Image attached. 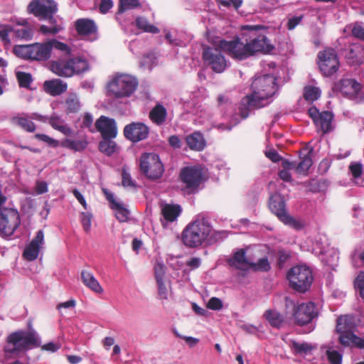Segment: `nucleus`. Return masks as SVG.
<instances>
[{
    "instance_id": "obj_1",
    "label": "nucleus",
    "mask_w": 364,
    "mask_h": 364,
    "mask_svg": "<svg viewBox=\"0 0 364 364\" xmlns=\"http://www.w3.org/2000/svg\"><path fill=\"white\" fill-rule=\"evenodd\" d=\"M223 232H213L212 226L205 218H197L183 229L181 240L185 246L196 248L223 240Z\"/></svg>"
},
{
    "instance_id": "obj_2",
    "label": "nucleus",
    "mask_w": 364,
    "mask_h": 364,
    "mask_svg": "<svg viewBox=\"0 0 364 364\" xmlns=\"http://www.w3.org/2000/svg\"><path fill=\"white\" fill-rule=\"evenodd\" d=\"M27 11L40 21H48V25H42L39 28L41 34L54 36L63 30L62 19L55 16L58 6L54 0H32L28 5Z\"/></svg>"
},
{
    "instance_id": "obj_3",
    "label": "nucleus",
    "mask_w": 364,
    "mask_h": 364,
    "mask_svg": "<svg viewBox=\"0 0 364 364\" xmlns=\"http://www.w3.org/2000/svg\"><path fill=\"white\" fill-rule=\"evenodd\" d=\"M41 345V341L38 333L30 327L10 333L6 339L4 351L6 355H18L38 348Z\"/></svg>"
},
{
    "instance_id": "obj_4",
    "label": "nucleus",
    "mask_w": 364,
    "mask_h": 364,
    "mask_svg": "<svg viewBox=\"0 0 364 364\" xmlns=\"http://www.w3.org/2000/svg\"><path fill=\"white\" fill-rule=\"evenodd\" d=\"M264 28V26L261 25H246L242 27L243 31H247L245 38L250 57L257 53H269L274 49V46L270 43L266 36L257 33L259 30Z\"/></svg>"
},
{
    "instance_id": "obj_5",
    "label": "nucleus",
    "mask_w": 364,
    "mask_h": 364,
    "mask_svg": "<svg viewBox=\"0 0 364 364\" xmlns=\"http://www.w3.org/2000/svg\"><path fill=\"white\" fill-rule=\"evenodd\" d=\"M139 81L129 74H117L107 84V91L114 98L129 97L136 90Z\"/></svg>"
},
{
    "instance_id": "obj_6",
    "label": "nucleus",
    "mask_w": 364,
    "mask_h": 364,
    "mask_svg": "<svg viewBox=\"0 0 364 364\" xmlns=\"http://www.w3.org/2000/svg\"><path fill=\"white\" fill-rule=\"evenodd\" d=\"M285 307L287 314L288 313L289 309H291L294 323L299 326L309 323L318 315L316 304L311 301L296 305L294 300L286 296Z\"/></svg>"
},
{
    "instance_id": "obj_7",
    "label": "nucleus",
    "mask_w": 364,
    "mask_h": 364,
    "mask_svg": "<svg viewBox=\"0 0 364 364\" xmlns=\"http://www.w3.org/2000/svg\"><path fill=\"white\" fill-rule=\"evenodd\" d=\"M14 53L23 59L46 61L51 57L52 45L48 42L35 43L29 45H16Z\"/></svg>"
},
{
    "instance_id": "obj_8",
    "label": "nucleus",
    "mask_w": 364,
    "mask_h": 364,
    "mask_svg": "<svg viewBox=\"0 0 364 364\" xmlns=\"http://www.w3.org/2000/svg\"><path fill=\"white\" fill-rule=\"evenodd\" d=\"M277 79L272 75L255 76L250 87L252 94L264 102L273 97L278 90Z\"/></svg>"
},
{
    "instance_id": "obj_9",
    "label": "nucleus",
    "mask_w": 364,
    "mask_h": 364,
    "mask_svg": "<svg viewBox=\"0 0 364 364\" xmlns=\"http://www.w3.org/2000/svg\"><path fill=\"white\" fill-rule=\"evenodd\" d=\"M287 279L290 287L299 291L304 293L311 287L313 282L312 272L309 267L298 265L291 267L287 273Z\"/></svg>"
},
{
    "instance_id": "obj_10",
    "label": "nucleus",
    "mask_w": 364,
    "mask_h": 364,
    "mask_svg": "<svg viewBox=\"0 0 364 364\" xmlns=\"http://www.w3.org/2000/svg\"><path fill=\"white\" fill-rule=\"evenodd\" d=\"M246 36V33H242V38L237 36L230 41L220 40L218 47L233 59L237 60H245L250 58Z\"/></svg>"
},
{
    "instance_id": "obj_11",
    "label": "nucleus",
    "mask_w": 364,
    "mask_h": 364,
    "mask_svg": "<svg viewBox=\"0 0 364 364\" xmlns=\"http://www.w3.org/2000/svg\"><path fill=\"white\" fill-rule=\"evenodd\" d=\"M139 168L144 176L153 181L160 178L164 172V164L159 155L153 152L141 154Z\"/></svg>"
},
{
    "instance_id": "obj_12",
    "label": "nucleus",
    "mask_w": 364,
    "mask_h": 364,
    "mask_svg": "<svg viewBox=\"0 0 364 364\" xmlns=\"http://www.w3.org/2000/svg\"><path fill=\"white\" fill-rule=\"evenodd\" d=\"M317 64L319 70L325 77H331L339 69L340 63L335 49L326 48L318 53Z\"/></svg>"
},
{
    "instance_id": "obj_13",
    "label": "nucleus",
    "mask_w": 364,
    "mask_h": 364,
    "mask_svg": "<svg viewBox=\"0 0 364 364\" xmlns=\"http://www.w3.org/2000/svg\"><path fill=\"white\" fill-rule=\"evenodd\" d=\"M180 180L188 193H194L204 180L203 168L198 166H186L181 170Z\"/></svg>"
},
{
    "instance_id": "obj_14",
    "label": "nucleus",
    "mask_w": 364,
    "mask_h": 364,
    "mask_svg": "<svg viewBox=\"0 0 364 364\" xmlns=\"http://www.w3.org/2000/svg\"><path fill=\"white\" fill-rule=\"evenodd\" d=\"M20 225V216L17 210L0 208V234L9 237L14 234Z\"/></svg>"
},
{
    "instance_id": "obj_15",
    "label": "nucleus",
    "mask_w": 364,
    "mask_h": 364,
    "mask_svg": "<svg viewBox=\"0 0 364 364\" xmlns=\"http://www.w3.org/2000/svg\"><path fill=\"white\" fill-rule=\"evenodd\" d=\"M221 50L220 48L207 46L202 53L204 63L217 73H223L227 67V61Z\"/></svg>"
},
{
    "instance_id": "obj_16",
    "label": "nucleus",
    "mask_w": 364,
    "mask_h": 364,
    "mask_svg": "<svg viewBox=\"0 0 364 364\" xmlns=\"http://www.w3.org/2000/svg\"><path fill=\"white\" fill-rule=\"evenodd\" d=\"M149 132V127L140 122L127 124L123 130L124 137L134 143L147 139Z\"/></svg>"
},
{
    "instance_id": "obj_17",
    "label": "nucleus",
    "mask_w": 364,
    "mask_h": 364,
    "mask_svg": "<svg viewBox=\"0 0 364 364\" xmlns=\"http://www.w3.org/2000/svg\"><path fill=\"white\" fill-rule=\"evenodd\" d=\"M75 28L77 34L85 39L93 41L98 38L97 26L92 19H77L75 21Z\"/></svg>"
},
{
    "instance_id": "obj_18",
    "label": "nucleus",
    "mask_w": 364,
    "mask_h": 364,
    "mask_svg": "<svg viewBox=\"0 0 364 364\" xmlns=\"http://www.w3.org/2000/svg\"><path fill=\"white\" fill-rule=\"evenodd\" d=\"M267 105H269V102H264L252 93L247 95L242 98L239 104V114L242 119H246L251 112L264 107Z\"/></svg>"
},
{
    "instance_id": "obj_19",
    "label": "nucleus",
    "mask_w": 364,
    "mask_h": 364,
    "mask_svg": "<svg viewBox=\"0 0 364 364\" xmlns=\"http://www.w3.org/2000/svg\"><path fill=\"white\" fill-rule=\"evenodd\" d=\"M95 129L100 132L104 139H112L117 134V127L115 120L112 118L102 115L95 122Z\"/></svg>"
},
{
    "instance_id": "obj_20",
    "label": "nucleus",
    "mask_w": 364,
    "mask_h": 364,
    "mask_svg": "<svg viewBox=\"0 0 364 364\" xmlns=\"http://www.w3.org/2000/svg\"><path fill=\"white\" fill-rule=\"evenodd\" d=\"M341 55L350 65H358L364 60V49L359 43H351L346 46L341 50Z\"/></svg>"
},
{
    "instance_id": "obj_21",
    "label": "nucleus",
    "mask_w": 364,
    "mask_h": 364,
    "mask_svg": "<svg viewBox=\"0 0 364 364\" xmlns=\"http://www.w3.org/2000/svg\"><path fill=\"white\" fill-rule=\"evenodd\" d=\"M161 223L164 228L177 220L182 213V208L178 204L161 203Z\"/></svg>"
},
{
    "instance_id": "obj_22",
    "label": "nucleus",
    "mask_w": 364,
    "mask_h": 364,
    "mask_svg": "<svg viewBox=\"0 0 364 364\" xmlns=\"http://www.w3.org/2000/svg\"><path fill=\"white\" fill-rule=\"evenodd\" d=\"M43 231L41 230H38L35 237L23 251V255L26 259L28 261H33L38 257L40 248L43 242Z\"/></svg>"
},
{
    "instance_id": "obj_23",
    "label": "nucleus",
    "mask_w": 364,
    "mask_h": 364,
    "mask_svg": "<svg viewBox=\"0 0 364 364\" xmlns=\"http://www.w3.org/2000/svg\"><path fill=\"white\" fill-rule=\"evenodd\" d=\"M227 262L230 267L241 271H247L251 267V262L246 256L245 250L242 248L234 251L232 256Z\"/></svg>"
},
{
    "instance_id": "obj_24",
    "label": "nucleus",
    "mask_w": 364,
    "mask_h": 364,
    "mask_svg": "<svg viewBox=\"0 0 364 364\" xmlns=\"http://www.w3.org/2000/svg\"><path fill=\"white\" fill-rule=\"evenodd\" d=\"M335 87L344 96L352 97L360 91L361 86L355 80L351 78L341 79Z\"/></svg>"
},
{
    "instance_id": "obj_25",
    "label": "nucleus",
    "mask_w": 364,
    "mask_h": 364,
    "mask_svg": "<svg viewBox=\"0 0 364 364\" xmlns=\"http://www.w3.org/2000/svg\"><path fill=\"white\" fill-rule=\"evenodd\" d=\"M269 207L270 210L281 220L287 214L286 208V200L284 196L275 193L269 198Z\"/></svg>"
},
{
    "instance_id": "obj_26",
    "label": "nucleus",
    "mask_w": 364,
    "mask_h": 364,
    "mask_svg": "<svg viewBox=\"0 0 364 364\" xmlns=\"http://www.w3.org/2000/svg\"><path fill=\"white\" fill-rule=\"evenodd\" d=\"M338 334V342L343 347L355 346L360 349H364V336L360 337L353 332H348Z\"/></svg>"
},
{
    "instance_id": "obj_27",
    "label": "nucleus",
    "mask_w": 364,
    "mask_h": 364,
    "mask_svg": "<svg viewBox=\"0 0 364 364\" xmlns=\"http://www.w3.org/2000/svg\"><path fill=\"white\" fill-rule=\"evenodd\" d=\"M11 122L13 124L19 127L23 130L29 133H33L36 129V126L28 113L22 112L18 114L11 119Z\"/></svg>"
},
{
    "instance_id": "obj_28",
    "label": "nucleus",
    "mask_w": 364,
    "mask_h": 364,
    "mask_svg": "<svg viewBox=\"0 0 364 364\" xmlns=\"http://www.w3.org/2000/svg\"><path fill=\"white\" fill-rule=\"evenodd\" d=\"M149 117L154 124L161 126L166 121L167 110L163 105L158 103L149 112Z\"/></svg>"
},
{
    "instance_id": "obj_29",
    "label": "nucleus",
    "mask_w": 364,
    "mask_h": 364,
    "mask_svg": "<svg viewBox=\"0 0 364 364\" xmlns=\"http://www.w3.org/2000/svg\"><path fill=\"white\" fill-rule=\"evenodd\" d=\"M355 328V323L353 316L344 315L338 318L336 329L337 333L353 332Z\"/></svg>"
},
{
    "instance_id": "obj_30",
    "label": "nucleus",
    "mask_w": 364,
    "mask_h": 364,
    "mask_svg": "<svg viewBox=\"0 0 364 364\" xmlns=\"http://www.w3.org/2000/svg\"><path fill=\"white\" fill-rule=\"evenodd\" d=\"M333 114L329 111H324L321 112L320 117L314 122L318 129H319L322 133L327 134L332 129V120Z\"/></svg>"
},
{
    "instance_id": "obj_31",
    "label": "nucleus",
    "mask_w": 364,
    "mask_h": 364,
    "mask_svg": "<svg viewBox=\"0 0 364 364\" xmlns=\"http://www.w3.org/2000/svg\"><path fill=\"white\" fill-rule=\"evenodd\" d=\"M53 71L61 77H71L73 75L71 65L69 60L59 59L52 63Z\"/></svg>"
},
{
    "instance_id": "obj_32",
    "label": "nucleus",
    "mask_w": 364,
    "mask_h": 364,
    "mask_svg": "<svg viewBox=\"0 0 364 364\" xmlns=\"http://www.w3.org/2000/svg\"><path fill=\"white\" fill-rule=\"evenodd\" d=\"M186 142L191 150L202 151L205 146V141L203 134L195 132L186 137Z\"/></svg>"
},
{
    "instance_id": "obj_33",
    "label": "nucleus",
    "mask_w": 364,
    "mask_h": 364,
    "mask_svg": "<svg viewBox=\"0 0 364 364\" xmlns=\"http://www.w3.org/2000/svg\"><path fill=\"white\" fill-rule=\"evenodd\" d=\"M263 316L272 327L277 329L281 328L285 323L284 316L274 309H268L265 311Z\"/></svg>"
},
{
    "instance_id": "obj_34",
    "label": "nucleus",
    "mask_w": 364,
    "mask_h": 364,
    "mask_svg": "<svg viewBox=\"0 0 364 364\" xmlns=\"http://www.w3.org/2000/svg\"><path fill=\"white\" fill-rule=\"evenodd\" d=\"M65 112L67 114L78 112L81 109V102L76 93H69L64 101Z\"/></svg>"
},
{
    "instance_id": "obj_35",
    "label": "nucleus",
    "mask_w": 364,
    "mask_h": 364,
    "mask_svg": "<svg viewBox=\"0 0 364 364\" xmlns=\"http://www.w3.org/2000/svg\"><path fill=\"white\" fill-rule=\"evenodd\" d=\"M81 279L83 284L94 292L100 294L103 291L102 287L91 272L82 270Z\"/></svg>"
},
{
    "instance_id": "obj_36",
    "label": "nucleus",
    "mask_w": 364,
    "mask_h": 364,
    "mask_svg": "<svg viewBox=\"0 0 364 364\" xmlns=\"http://www.w3.org/2000/svg\"><path fill=\"white\" fill-rule=\"evenodd\" d=\"M47 92L53 96L60 95L67 90V84L60 80H49L44 82Z\"/></svg>"
},
{
    "instance_id": "obj_37",
    "label": "nucleus",
    "mask_w": 364,
    "mask_h": 364,
    "mask_svg": "<svg viewBox=\"0 0 364 364\" xmlns=\"http://www.w3.org/2000/svg\"><path fill=\"white\" fill-rule=\"evenodd\" d=\"M87 145L88 141L86 139L73 140L65 139L61 141V146L75 152H81L84 151L87 148Z\"/></svg>"
},
{
    "instance_id": "obj_38",
    "label": "nucleus",
    "mask_w": 364,
    "mask_h": 364,
    "mask_svg": "<svg viewBox=\"0 0 364 364\" xmlns=\"http://www.w3.org/2000/svg\"><path fill=\"white\" fill-rule=\"evenodd\" d=\"M311 150L309 151L304 156H300V161H296V172L299 173H306L312 166Z\"/></svg>"
},
{
    "instance_id": "obj_39",
    "label": "nucleus",
    "mask_w": 364,
    "mask_h": 364,
    "mask_svg": "<svg viewBox=\"0 0 364 364\" xmlns=\"http://www.w3.org/2000/svg\"><path fill=\"white\" fill-rule=\"evenodd\" d=\"M12 33L19 40L29 41L32 39L33 36L32 26L13 27Z\"/></svg>"
},
{
    "instance_id": "obj_40",
    "label": "nucleus",
    "mask_w": 364,
    "mask_h": 364,
    "mask_svg": "<svg viewBox=\"0 0 364 364\" xmlns=\"http://www.w3.org/2000/svg\"><path fill=\"white\" fill-rule=\"evenodd\" d=\"M70 64L73 70V74L82 73L88 70V63L82 58H73L70 59Z\"/></svg>"
},
{
    "instance_id": "obj_41",
    "label": "nucleus",
    "mask_w": 364,
    "mask_h": 364,
    "mask_svg": "<svg viewBox=\"0 0 364 364\" xmlns=\"http://www.w3.org/2000/svg\"><path fill=\"white\" fill-rule=\"evenodd\" d=\"M290 347L294 354H308L313 350V346L306 342L299 343L295 341L290 342Z\"/></svg>"
},
{
    "instance_id": "obj_42",
    "label": "nucleus",
    "mask_w": 364,
    "mask_h": 364,
    "mask_svg": "<svg viewBox=\"0 0 364 364\" xmlns=\"http://www.w3.org/2000/svg\"><path fill=\"white\" fill-rule=\"evenodd\" d=\"M117 145L115 141L111 139H104L99 144V150L107 156H112L116 152Z\"/></svg>"
},
{
    "instance_id": "obj_43",
    "label": "nucleus",
    "mask_w": 364,
    "mask_h": 364,
    "mask_svg": "<svg viewBox=\"0 0 364 364\" xmlns=\"http://www.w3.org/2000/svg\"><path fill=\"white\" fill-rule=\"evenodd\" d=\"M280 221L296 230H300L305 227V223L303 220L295 218L288 213L281 218Z\"/></svg>"
},
{
    "instance_id": "obj_44",
    "label": "nucleus",
    "mask_w": 364,
    "mask_h": 364,
    "mask_svg": "<svg viewBox=\"0 0 364 364\" xmlns=\"http://www.w3.org/2000/svg\"><path fill=\"white\" fill-rule=\"evenodd\" d=\"M321 94V90L315 86L308 85L304 89V97L308 102L317 100Z\"/></svg>"
},
{
    "instance_id": "obj_45",
    "label": "nucleus",
    "mask_w": 364,
    "mask_h": 364,
    "mask_svg": "<svg viewBox=\"0 0 364 364\" xmlns=\"http://www.w3.org/2000/svg\"><path fill=\"white\" fill-rule=\"evenodd\" d=\"M136 25L138 28L143 30L145 32L151 33H159V29L151 24H149L147 19L144 17H137L136 18Z\"/></svg>"
},
{
    "instance_id": "obj_46",
    "label": "nucleus",
    "mask_w": 364,
    "mask_h": 364,
    "mask_svg": "<svg viewBox=\"0 0 364 364\" xmlns=\"http://www.w3.org/2000/svg\"><path fill=\"white\" fill-rule=\"evenodd\" d=\"M255 271L268 272L271 269L267 257L260 258L257 262H251V267Z\"/></svg>"
},
{
    "instance_id": "obj_47",
    "label": "nucleus",
    "mask_w": 364,
    "mask_h": 364,
    "mask_svg": "<svg viewBox=\"0 0 364 364\" xmlns=\"http://www.w3.org/2000/svg\"><path fill=\"white\" fill-rule=\"evenodd\" d=\"M122 184L124 187L130 188H136L137 186L130 173L124 167L122 169Z\"/></svg>"
},
{
    "instance_id": "obj_48",
    "label": "nucleus",
    "mask_w": 364,
    "mask_h": 364,
    "mask_svg": "<svg viewBox=\"0 0 364 364\" xmlns=\"http://www.w3.org/2000/svg\"><path fill=\"white\" fill-rule=\"evenodd\" d=\"M112 209L115 210V216L119 222H125L127 220L129 212L127 208L123 207L122 204H116Z\"/></svg>"
},
{
    "instance_id": "obj_49",
    "label": "nucleus",
    "mask_w": 364,
    "mask_h": 364,
    "mask_svg": "<svg viewBox=\"0 0 364 364\" xmlns=\"http://www.w3.org/2000/svg\"><path fill=\"white\" fill-rule=\"evenodd\" d=\"M140 6L139 0H119L118 13L122 14L126 10L132 9Z\"/></svg>"
},
{
    "instance_id": "obj_50",
    "label": "nucleus",
    "mask_w": 364,
    "mask_h": 364,
    "mask_svg": "<svg viewBox=\"0 0 364 364\" xmlns=\"http://www.w3.org/2000/svg\"><path fill=\"white\" fill-rule=\"evenodd\" d=\"M352 36L359 40L364 41V23L356 21L352 24Z\"/></svg>"
},
{
    "instance_id": "obj_51",
    "label": "nucleus",
    "mask_w": 364,
    "mask_h": 364,
    "mask_svg": "<svg viewBox=\"0 0 364 364\" xmlns=\"http://www.w3.org/2000/svg\"><path fill=\"white\" fill-rule=\"evenodd\" d=\"M16 77L21 87L28 88L32 82L31 75L28 73L18 72L16 73Z\"/></svg>"
},
{
    "instance_id": "obj_52",
    "label": "nucleus",
    "mask_w": 364,
    "mask_h": 364,
    "mask_svg": "<svg viewBox=\"0 0 364 364\" xmlns=\"http://www.w3.org/2000/svg\"><path fill=\"white\" fill-rule=\"evenodd\" d=\"M13 27L10 25H0V39L4 45H10L11 41L9 38V33L12 32Z\"/></svg>"
},
{
    "instance_id": "obj_53",
    "label": "nucleus",
    "mask_w": 364,
    "mask_h": 364,
    "mask_svg": "<svg viewBox=\"0 0 364 364\" xmlns=\"http://www.w3.org/2000/svg\"><path fill=\"white\" fill-rule=\"evenodd\" d=\"M326 355L331 364H341L342 354L331 348L326 350Z\"/></svg>"
},
{
    "instance_id": "obj_54",
    "label": "nucleus",
    "mask_w": 364,
    "mask_h": 364,
    "mask_svg": "<svg viewBox=\"0 0 364 364\" xmlns=\"http://www.w3.org/2000/svg\"><path fill=\"white\" fill-rule=\"evenodd\" d=\"M49 43L52 45V50L55 48L62 51L65 55H69L71 52L70 48L65 43L58 41L55 39L50 40Z\"/></svg>"
},
{
    "instance_id": "obj_55",
    "label": "nucleus",
    "mask_w": 364,
    "mask_h": 364,
    "mask_svg": "<svg viewBox=\"0 0 364 364\" xmlns=\"http://www.w3.org/2000/svg\"><path fill=\"white\" fill-rule=\"evenodd\" d=\"M349 168L355 182L359 183L358 180L361 178L363 173L362 164L360 163H354L350 164Z\"/></svg>"
},
{
    "instance_id": "obj_56",
    "label": "nucleus",
    "mask_w": 364,
    "mask_h": 364,
    "mask_svg": "<svg viewBox=\"0 0 364 364\" xmlns=\"http://www.w3.org/2000/svg\"><path fill=\"white\" fill-rule=\"evenodd\" d=\"M82 117L81 128H87L91 132H94L95 128L92 127L93 117L92 114L89 112H85Z\"/></svg>"
},
{
    "instance_id": "obj_57",
    "label": "nucleus",
    "mask_w": 364,
    "mask_h": 364,
    "mask_svg": "<svg viewBox=\"0 0 364 364\" xmlns=\"http://www.w3.org/2000/svg\"><path fill=\"white\" fill-rule=\"evenodd\" d=\"M34 136L36 139L46 143L51 147L55 148L59 145V141L58 140L54 139L45 134H36Z\"/></svg>"
},
{
    "instance_id": "obj_58",
    "label": "nucleus",
    "mask_w": 364,
    "mask_h": 364,
    "mask_svg": "<svg viewBox=\"0 0 364 364\" xmlns=\"http://www.w3.org/2000/svg\"><path fill=\"white\" fill-rule=\"evenodd\" d=\"M277 265L279 268H283L285 264L289 261L291 255L284 250H280L277 252Z\"/></svg>"
},
{
    "instance_id": "obj_59",
    "label": "nucleus",
    "mask_w": 364,
    "mask_h": 364,
    "mask_svg": "<svg viewBox=\"0 0 364 364\" xmlns=\"http://www.w3.org/2000/svg\"><path fill=\"white\" fill-rule=\"evenodd\" d=\"M207 307L211 310L220 311L223 307V301L219 298L212 297L208 301Z\"/></svg>"
},
{
    "instance_id": "obj_60",
    "label": "nucleus",
    "mask_w": 364,
    "mask_h": 364,
    "mask_svg": "<svg viewBox=\"0 0 364 364\" xmlns=\"http://www.w3.org/2000/svg\"><path fill=\"white\" fill-rule=\"evenodd\" d=\"M92 215L89 213H81V223L84 230L87 233L90 231Z\"/></svg>"
},
{
    "instance_id": "obj_61",
    "label": "nucleus",
    "mask_w": 364,
    "mask_h": 364,
    "mask_svg": "<svg viewBox=\"0 0 364 364\" xmlns=\"http://www.w3.org/2000/svg\"><path fill=\"white\" fill-rule=\"evenodd\" d=\"M304 18L303 15H300L298 16H292L289 18L287 23V28L288 30H293L299 24L301 23Z\"/></svg>"
},
{
    "instance_id": "obj_62",
    "label": "nucleus",
    "mask_w": 364,
    "mask_h": 364,
    "mask_svg": "<svg viewBox=\"0 0 364 364\" xmlns=\"http://www.w3.org/2000/svg\"><path fill=\"white\" fill-rule=\"evenodd\" d=\"M221 6L229 8L231 5L237 10L242 4V0H216Z\"/></svg>"
},
{
    "instance_id": "obj_63",
    "label": "nucleus",
    "mask_w": 364,
    "mask_h": 364,
    "mask_svg": "<svg viewBox=\"0 0 364 364\" xmlns=\"http://www.w3.org/2000/svg\"><path fill=\"white\" fill-rule=\"evenodd\" d=\"M47 122H48L54 129L57 130V127L63 124V120L57 114L53 113L50 117H48Z\"/></svg>"
},
{
    "instance_id": "obj_64",
    "label": "nucleus",
    "mask_w": 364,
    "mask_h": 364,
    "mask_svg": "<svg viewBox=\"0 0 364 364\" xmlns=\"http://www.w3.org/2000/svg\"><path fill=\"white\" fill-rule=\"evenodd\" d=\"M355 286L360 291V296L364 299V272L360 273L357 277Z\"/></svg>"
}]
</instances>
